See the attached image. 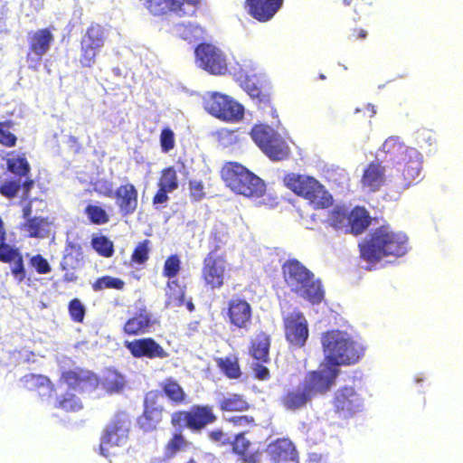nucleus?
<instances>
[{"instance_id": "1", "label": "nucleus", "mask_w": 463, "mask_h": 463, "mask_svg": "<svg viewBox=\"0 0 463 463\" xmlns=\"http://www.w3.org/2000/svg\"><path fill=\"white\" fill-rule=\"evenodd\" d=\"M407 235L390 226L383 225L373 230L369 236L359 243L360 257L375 264L388 257L400 258L405 255L409 249Z\"/></svg>"}, {"instance_id": "2", "label": "nucleus", "mask_w": 463, "mask_h": 463, "mask_svg": "<svg viewBox=\"0 0 463 463\" xmlns=\"http://www.w3.org/2000/svg\"><path fill=\"white\" fill-rule=\"evenodd\" d=\"M321 345L325 354V361L338 368L340 365L357 364L364 355L365 346L349 333L344 330L332 329L322 334Z\"/></svg>"}, {"instance_id": "3", "label": "nucleus", "mask_w": 463, "mask_h": 463, "mask_svg": "<svg viewBox=\"0 0 463 463\" xmlns=\"http://www.w3.org/2000/svg\"><path fill=\"white\" fill-rule=\"evenodd\" d=\"M281 272L286 286L298 297L312 305H318L324 300L322 281L298 260H287L281 266Z\"/></svg>"}, {"instance_id": "4", "label": "nucleus", "mask_w": 463, "mask_h": 463, "mask_svg": "<svg viewBox=\"0 0 463 463\" xmlns=\"http://www.w3.org/2000/svg\"><path fill=\"white\" fill-rule=\"evenodd\" d=\"M220 175L225 185L237 194L260 197L264 193L263 181L238 162H225L220 170Z\"/></svg>"}, {"instance_id": "5", "label": "nucleus", "mask_w": 463, "mask_h": 463, "mask_svg": "<svg viewBox=\"0 0 463 463\" xmlns=\"http://www.w3.org/2000/svg\"><path fill=\"white\" fill-rule=\"evenodd\" d=\"M283 184L295 194L307 200L314 209H326L333 204L332 195L312 176L288 173L283 176Z\"/></svg>"}, {"instance_id": "6", "label": "nucleus", "mask_w": 463, "mask_h": 463, "mask_svg": "<svg viewBox=\"0 0 463 463\" xmlns=\"http://www.w3.org/2000/svg\"><path fill=\"white\" fill-rule=\"evenodd\" d=\"M250 134L255 144L270 160L283 161L289 157V146L271 127L265 124H257L252 127Z\"/></svg>"}, {"instance_id": "7", "label": "nucleus", "mask_w": 463, "mask_h": 463, "mask_svg": "<svg viewBox=\"0 0 463 463\" xmlns=\"http://www.w3.org/2000/svg\"><path fill=\"white\" fill-rule=\"evenodd\" d=\"M108 37L103 25L91 23L80 40L79 63L82 68H91L103 49Z\"/></svg>"}, {"instance_id": "8", "label": "nucleus", "mask_w": 463, "mask_h": 463, "mask_svg": "<svg viewBox=\"0 0 463 463\" xmlns=\"http://www.w3.org/2000/svg\"><path fill=\"white\" fill-rule=\"evenodd\" d=\"M28 51L26 61L31 70L37 71L43 57L50 51L54 35L50 28L31 31L27 35Z\"/></svg>"}, {"instance_id": "9", "label": "nucleus", "mask_w": 463, "mask_h": 463, "mask_svg": "<svg viewBox=\"0 0 463 463\" xmlns=\"http://www.w3.org/2000/svg\"><path fill=\"white\" fill-rule=\"evenodd\" d=\"M339 368H333V365L326 362L318 370L310 371L307 373L304 388L313 398L322 395L330 391L339 374Z\"/></svg>"}, {"instance_id": "10", "label": "nucleus", "mask_w": 463, "mask_h": 463, "mask_svg": "<svg viewBox=\"0 0 463 463\" xmlns=\"http://www.w3.org/2000/svg\"><path fill=\"white\" fill-rule=\"evenodd\" d=\"M334 411L343 419H349L364 409V399L352 386L337 389L332 399Z\"/></svg>"}, {"instance_id": "11", "label": "nucleus", "mask_w": 463, "mask_h": 463, "mask_svg": "<svg viewBox=\"0 0 463 463\" xmlns=\"http://www.w3.org/2000/svg\"><path fill=\"white\" fill-rule=\"evenodd\" d=\"M204 109L213 116L224 120H239L243 117V107L227 95L211 92Z\"/></svg>"}, {"instance_id": "12", "label": "nucleus", "mask_w": 463, "mask_h": 463, "mask_svg": "<svg viewBox=\"0 0 463 463\" xmlns=\"http://www.w3.org/2000/svg\"><path fill=\"white\" fill-rule=\"evenodd\" d=\"M410 152L405 160L398 165H400L399 174L390 179L393 186L398 189H407L417 184L420 178L422 165L421 154L417 149Z\"/></svg>"}, {"instance_id": "13", "label": "nucleus", "mask_w": 463, "mask_h": 463, "mask_svg": "<svg viewBox=\"0 0 463 463\" xmlns=\"http://www.w3.org/2000/svg\"><path fill=\"white\" fill-rule=\"evenodd\" d=\"M129 432V420L122 413L117 414L105 429L100 439V453L107 457L108 449L126 444Z\"/></svg>"}, {"instance_id": "14", "label": "nucleus", "mask_w": 463, "mask_h": 463, "mask_svg": "<svg viewBox=\"0 0 463 463\" xmlns=\"http://www.w3.org/2000/svg\"><path fill=\"white\" fill-rule=\"evenodd\" d=\"M161 393L153 390L146 393L144 398L143 413L137 417V426L145 432H150L156 429L163 419L164 408L160 403Z\"/></svg>"}, {"instance_id": "15", "label": "nucleus", "mask_w": 463, "mask_h": 463, "mask_svg": "<svg viewBox=\"0 0 463 463\" xmlns=\"http://www.w3.org/2000/svg\"><path fill=\"white\" fill-rule=\"evenodd\" d=\"M285 337L288 343L294 348L305 346L309 335L308 324L299 311L289 313L283 318Z\"/></svg>"}, {"instance_id": "16", "label": "nucleus", "mask_w": 463, "mask_h": 463, "mask_svg": "<svg viewBox=\"0 0 463 463\" xmlns=\"http://www.w3.org/2000/svg\"><path fill=\"white\" fill-rule=\"evenodd\" d=\"M271 463H299L296 446L288 438H279L266 449Z\"/></svg>"}, {"instance_id": "17", "label": "nucleus", "mask_w": 463, "mask_h": 463, "mask_svg": "<svg viewBox=\"0 0 463 463\" xmlns=\"http://www.w3.org/2000/svg\"><path fill=\"white\" fill-rule=\"evenodd\" d=\"M125 346L136 358H165L167 354L165 349L151 337L126 341Z\"/></svg>"}, {"instance_id": "18", "label": "nucleus", "mask_w": 463, "mask_h": 463, "mask_svg": "<svg viewBox=\"0 0 463 463\" xmlns=\"http://www.w3.org/2000/svg\"><path fill=\"white\" fill-rule=\"evenodd\" d=\"M283 5V0H245L247 13L260 23L271 20Z\"/></svg>"}, {"instance_id": "19", "label": "nucleus", "mask_w": 463, "mask_h": 463, "mask_svg": "<svg viewBox=\"0 0 463 463\" xmlns=\"http://www.w3.org/2000/svg\"><path fill=\"white\" fill-rule=\"evenodd\" d=\"M158 189L152 198L154 205L162 204L169 200L168 194L178 188V177L174 166L164 168L157 182Z\"/></svg>"}, {"instance_id": "20", "label": "nucleus", "mask_w": 463, "mask_h": 463, "mask_svg": "<svg viewBox=\"0 0 463 463\" xmlns=\"http://www.w3.org/2000/svg\"><path fill=\"white\" fill-rule=\"evenodd\" d=\"M410 150H416V148L407 146L399 137H390L381 147V152L384 154L382 161L398 165L405 160L411 153Z\"/></svg>"}, {"instance_id": "21", "label": "nucleus", "mask_w": 463, "mask_h": 463, "mask_svg": "<svg viewBox=\"0 0 463 463\" xmlns=\"http://www.w3.org/2000/svg\"><path fill=\"white\" fill-rule=\"evenodd\" d=\"M171 425L181 430L188 428L192 430L203 429V405H194L190 411H177L171 415Z\"/></svg>"}, {"instance_id": "22", "label": "nucleus", "mask_w": 463, "mask_h": 463, "mask_svg": "<svg viewBox=\"0 0 463 463\" xmlns=\"http://www.w3.org/2000/svg\"><path fill=\"white\" fill-rule=\"evenodd\" d=\"M386 183L385 167L383 161H372L364 168L361 177L363 188L371 193L379 191Z\"/></svg>"}, {"instance_id": "23", "label": "nucleus", "mask_w": 463, "mask_h": 463, "mask_svg": "<svg viewBox=\"0 0 463 463\" xmlns=\"http://www.w3.org/2000/svg\"><path fill=\"white\" fill-rule=\"evenodd\" d=\"M114 197L122 215H130L136 212L138 204V193L133 184L127 183L119 185L114 193Z\"/></svg>"}, {"instance_id": "24", "label": "nucleus", "mask_w": 463, "mask_h": 463, "mask_svg": "<svg viewBox=\"0 0 463 463\" xmlns=\"http://www.w3.org/2000/svg\"><path fill=\"white\" fill-rule=\"evenodd\" d=\"M228 317L238 328H247L251 323L252 309L244 299L232 298L228 303Z\"/></svg>"}, {"instance_id": "25", "label": "nucleus", "mask_w": 463, "mask_h": 463, "mask_svg": "<svg viewBox=\"0 0 463 463\" xmlns=\"http://www.w3.org/2000/svg\"><path fill=\"white\" fill-rule=\"evenodd\" d=\"M204 70L214 75H223L228 71L226 55L217 46L204 43Z\"/></svg>"}, {"instance_id": "26", "label": "nucleus", "mask_w": 463, "mask_h": 463, "mask_svg": "<svg viewBox=\"0 0 463 463\" xmlns=\"http://www.w3.org/2000/svg\"><path fill=\"white\" fill-rule=\"evenodd\" d=\"M204 281L212 288H221L223 284L225 271V260L221 256H214L211 252L204 260Z\"/></svg>"}, {"instance_id": "27", "label": "nucleus", "mask_w": 463, "mask_h": 463, "mask_svg": "<svg viewBox=\"0 0 463 463\" xmlns=\"http://www.w3.org/2000/svg\"><path fill=\"white\" fill-rule=\"evenodd\" d=\"M22 178H9L5 179L0 183V194L7 199H14L22 190L23 200H28L31 190L34 186V180L30 178L29 175Z\"/></svg>"}, {"instance_id": "28", "label": "nucleus", "mask_w": 463, "mask_h": 463, "mask_svg": "<svg viewBox=\"0 0 463 463\" xmlns=\"http://www.w3.org/2000/svg\"><path fill=\"white\" fill-rule=\"evenodd\" d=\"M153 324L152 314L146 307H143L125 322L123 332L128 335H143L149 331Z\"/></svg>"}, {"instance_id": "29", "label": "nucleus", "mask_w": 463, "mask_h": 463, "mask_svg": "<svg viewBox=\"0 0 463 463\" xmlns=\"http://www.w3.org/2000/svg\"><path fill=\"white\" fill-rule=\"evenodd\" d=\"M61 380L72 389H84L94 386L97 383L96 375L81 368H75L62 372Z\"/></svg>"}, {"instance_id": "30", "label": "nucleus", "mask_w": 463, "mask_h": 463, "mask_svg": "<svg viewBox=\"0 0 463 463\" xmlns=\"http://www.w3.org/2000/svg\"><path fill=\"white\" fill-rule=\"evenodd\" d=\"M232 445L234 453L239 455L244 462L259 463L260 461L262 450L252 449V443L245 437V431L235 435Z\"/></svg>"}, {"instance_id": "31", "label": "nucleus", "mask_w": 463, "mask_h": 463, "mask_svg": "<svg viewBox=\"0 0 463 463\" xmlns=\"http://www.w3.org/2000/svg\"><path fill=\"white\" fill-rule=\"evenodd\" d=\"M51 222L48 217L33 216L24 221L19 226V230L24 232L28 238L45 239L48 238L51 232Z\"/></svg>"}, {"instance_id": "32", "label": "nucleus", "mask_w": 463, "mask_h": 463, "mask_svg": "<svg viewBox=\"0 0 463 463\" xmlns=\"http://www.w3.org/2000/svg\"><path fill=\"white\" fill-rule=\"evenodd\" d=\"M270 336L265 332H259L250 340L249 354L258 362L269 361Z\"/></svg>"}, {"instance_id": "33", "label": "nucleus", "mask_w": 463, "mask_h": 463, "mask_svg": "<svg viewBox=\"0 0 463 463\" xmlns=\"http://www.w3.org/2000/svg\"><path fill=\"white\" fill-rule=\"evenodd\" d=\"M161 395L164 394L174 405L189 402L184 388L173 377H167L159 383Z\"/></svg>"}, {"instance_id": "34", "label": "nucleus", "mask_w": 463, "mask_h": 463, "mask_svg": "<svg viewBox=\"0 0 463 463\" xmlns=\"http://www.w3.org/2000/svg\"><path fill=\"white\" fill-rule=\"evenodd\" d=\"M312 397L307 391L303 389L289 390L280 398L282 406L288 411H298L304 408Z\"/></svg>"}, {"instance_id": "35", "label": "nucleus", "mask_w": 463, "mask_h": 463, "mask_svg": "<svg viewBox=\"0 0 463 463\" xmlns=\"http://www.w3.org/2000/svg\"><path fill=\"white\" fill-rule=\"evenodd\" d=\"M371 223V217L364 207L356 206L349 212L347 232L359 235L363 233Z\"/></svg>"}, {"instance_id": "36", "label": "nucleus", "mask_w": 463, "mask_h": 463, "mask_svg": "<svg viewBox=\"0 0 463 463\" xmlns=\"http://www.w3.org/2000/svg\"><path fill=\"white\" fill-rule=\"evenodd\" d=\"M184 287L177 279H171L166 283L165 288V307H181L184 302Z\"/></svg>"}, {"instance_id": "37", "label": "nucleus", "mask_w": 463, "mask_h": 463, "mask_svg": "<svg viewBox=\"0 0 463 463\" xmlns=\"http://www.w3.org/2000/svg\"><path fill=\"white\" fill-rule=\"evenodd\" d=\"M6 169L15 176L14 178H23L29 175L31 165L25 154L21 153L6 159Z\"/></svg>"}, {"instance_id": "38", "label": "nucleus", "mask_w": 463, "mask_h": 463, "mask_svg": "<svg viewBox=\"0 0 463 463\" xmlns=\"http://www.w3.org/2000/svg\"><path fill=\"white\" fill-rule=\"evenodd\" d=\"M217 366L230 379H239L241 375V370L239 364V358L235 354L225 357L216 358Z\"/></svg>"}, {"instance_id": "39", "label": "nucleus", "mask_w": 463, "mask_h": 463, "mask_svg": "<svg viewBox=\"0 0 463 463\" xmlns=\"http://www.w3.org/2000/svg\"><path fill=\"white\" fill-rule=\"evenodd\" d=\"M188 445L189 441L181 432L174 433L164 447V459L169 460L175 458L177 453L185 450Z\"/></svg>"}, {"instance_id": "40", "label": "nucleus", "mask_w": 463, "mask_h": 463, "mask_svg": "<svg viewBox=\"0 0 463 463\" xmlns=\"http://www.w3.org/2000/svg\"><path fill=\"white\" fill-rule=\"evenodd\" d=\"M219 406L223 411H246L250 408L245 397L238 393H232L224 397Z\"/></svg>"}, {"instance_id": "41", "label": "nucleus", "mask_w": 463, "mask_h": 463, "mask_svg": "<svg viewBox=\"0 0 463 463\" xmlns=\"http://www.w3.org/2000/svg\"><path fill=\"white\" fill-rule=\"evenodd\" d=\"M243 89L246 92L256 100L260 109H265L270 106V96L266 91L259 87L252 80L246 79L244 81Z\"/></svg>"}, {"instance_id": "42", "label": "nucleus", "mask_w": 463, "mask_h": 463, "mask_svg": "<svg viewBox=\"0 0 463 463\" xmlns=\"http://www.w3.org/2000/svg\"><path fill=\"white\" fill-rule=\"evenodd\" d=\"M80 246L70 244L69 248L66 249V251L61 260V269L63 271H70L71 269H76L77 268H79L80 265V260L78 258V256L80 255Z\"/></svg>"}, {"instance_id": "43", "label": "nucleus", "mask_w": 463, "mask_h": 463, "mask_svg": "<svg viewBox=\"0 0 463 463\" xmlns=\"http://www.w3.org/2000/svg\"><path fill=\"white\" fill-rule=\"evenodd\" d=\"M102 388L108 393H117L121 392L125 386L124 377L116 371H109L101 382Z\"/></svg>"}, {"instance_id": "44", "label": "nucleus", "mask_w": 463, "mask_h": 463, "mask_svg": "<svg viewBox=\"0 0 463 463\" xmlns=\"http://www.w3.org/2000/svg\"><path fill=\"white\" fill-rule=\"evenodd\" d=\"M349 212L346 209L336 207L328 213L326 222L335 230L345 229L347 232Z\"/></svg>"}, {"instance_id": "45", "label": "nucleus", "mask_w": 463, "mask_h": 463, "mask_svg": "<svg viewBox=\"0 0 463 463\" xmlns=\"http://www.w3.org/2000/svg\"><path fill=\"white\" fill-rule=\"evenodd\" d=\"M125 287V282L119 278H115L109 275L98 278L92 284L91 288L93 291L98 292L107 288L122 290Z\"/></svg>"}, {"instance_id": "46", "label": "nucleus", "mask_w": 463, "mask_h": 463, "mask_svg": "<svg viewBox=\"0 0 463 463\" xmlns=\"http://www.w3.org/2000/svg\"><path fill=\"white\" fill-rule=\"evenodd\" d=\"M91 246L99 256L104 258L112 257L115 251L113 241L105 235L94 236L91 239Z\"/></svg>"}, {"instance_id": "47", "label": "nucleus", "mask_w": 463, "mask_h": 463, "mask_svg": "<svg viewBox=\"0 0 463 463\" xmlns=\"http://www.w3.org/2000/svg\"><path fill=\"white\" fill-rule=\"evenodd\" d=\"M14 122L12 119L0 121V145L5 147H14L17 143V137L11 131Z\"/></svg>"}, {"instance_id": "48", "label": "nucleus", "mask_w": 463, "mask_h": 463, "mask_svg": "<svg viewBox=\"0 0 463 463\" xmlns=\"http://www.w3.org/2000/svg\"><path fill=\"white\" fill-rule=\"evenodd\" d=\"M56 407L65 411H78L82 409L80 400L73 393L67 392L57 398Z\"/></svg>"}, {"instance_id": "49", "label": "nucleus", "mask_w": 463, "mask_h": 463, "mask_svg": "<svg viewBox=\"0 0 463 463\" xmlns=\"http://www.w3.org/2000/svg\"><path fill=\"white\" fill-rule=\"evenodd\" d=\"M84 213L90 222L96 225L106 224L109 221L107 212L100 206L89 204L86 206Z\"/></svg>"}, {"instance_id": "50", "label": "nucleus", "mask_w": 463, "mask_h": 463, "mask_svg": "<svg viewBox=\"0 0 463 463\" xmlns=\"http://www.w3.org/2000/svg\"><path fill=\"white\" fill-rule=\"evenodd\" d=\"M150 241L146 239L140 241L134 249L130 261L133 264L143 265L149 259Z\"/></svg>"}, {"instance_id": "51", "label": "nucleus", "mask_w": 463, "mask_h": 463, "mask_svg": "<svg viewBox=\"0 0 463 463\" xmlns=\"http://www.w3.org/2000/svg\"><path fill=\"white\" fill-rule=\"evenodd\" d=\"M22 382L28 390H36L42 387H49L50 380L43 375L29 373L22 378Z\"/></svg>"}, {"instance_id": "52", "label": "nucleus", "mask_w": 463, "mask_h": 463, "mask_svg": "<svg viewBox=\"0 0 463 463\" xmlns=\"http://www.w3.org/2000/svg\"><path fill=\"white\" fill-rule=\"evenodd\" d=\"M181 269V262L177 255L169 256L164 264L163 275L168 279L175 277Z\"/></svg>"}, {"instance_id": "53", "label": "nucleus", "mask_w": 463, "mask_h": 463, "mask_svg": "<svg viewBox=\"0 0 463 463\" xmlns=\"http://www.w3.org/2000/svg\"><path fill=\"white\" fill-rule=\"evenodd\" d=\"M21 255L22 253L17 248H13L4 241L0 243V261L11 264Z\"/></svg>"}, {"instance_id": "54", "label": "nucleus", "mask_w": 463, "mask_h": 463, "mask_svg": "<svg viewBox=\"0 0 463 463\" xmlns=\"http://www.w3.org/2000/svg\"><path fill=\"white\" fill-rule=\"evenodd\" d=\"M68 309L70 317L74 322L80 323L83 321L85 317V307L79 298H73L71 300Z\"/></svg>"}, {"instance_id": "55", "label": "nucleus", "mask_w": 463, "mask_h": 463, "mask_svg": "<svg viewBox=\"0 0 463 463\" xmlns=\"http://www.w3.org/2000/svg\"><path fill=\"white\" fill-rule=\"evenodd\" d=\"M29 264L41 275L48 274L52 270L48 260L41 254L32 256L29 259Z\"/></svg>"}, {"instance_id": "56", "label": "nucleus", "mask_w": 463, "mask_h": 463, "mask_svg": "<svg viewBox=\"0 0 463 463\" xmlns=\"http://www.w3.org/2000/svg\"><path fill=\"white\" fill-rule=\"evenodd\" d=\"M159 139L161 149L164 153H168L175 147V134L170 128H164L161 130Z\"/></svg>"}, {"instance_id": "57", "label": "nucleus", "mask_w": 463, "mask_h": 463, "mask_svg": "<svg viewBox=\"0 0 463 463\" xmlns=\"http://www.w3.org/2000/svg\"><path fill=\"white\" fill-rule=\"evenodd\" d=\"M209 440L215 446L221 447L230 443V439L222 430H215L208 433Z\"/></svg>"}, {"instance_id": "58", "label": "nucleus", "mask_w": 463, "mask_h": 463, "mask_svg": "<svg viewBox=\"0 0 463 463\" xmlns=\"http://www.w3.org/2000/svg\"><path fill=\"white\" fill-rule=\"evenodd\" d=\"M202 30L200 26H194L193 24H187L184 26L183 31V38L189 43H193L200 39Z\"/></svg>"}, {"instance_id": "59", "label": "nucleus", "mask_w": 463, "mask_h": 463, "mask_svg": "<svg viewBox=\"0 0 463 463\" xmlns=\"http://www.w3.org/2000/svg\"><path fill=\"white\" fill-rule=\"evenodd\" d=\"M13 266L11 267L12 274L18 279L19 281H23L26 277V271L24 264L23 255L17 258L14 261L12 262Z\"/></svg>"}, {"instance_id": "60", "label": "nucleus", "mask_w": 463, "mask_h": 463, "mask_svg": "<svg viewBox=\"0 0 463 463\" xmlns=\"http://www.w3.org/2000/svg\"><path fill=\"white\" fill-rule=\"evenodd\" d=\"M229 421L234 427H252L256 425L255 419L249 415L232 416L229 419Z\"/></svg>"}, {"instance_id": "61", "label": "nucleus", "mask_w": 463, "mask_h": 463, "mask_svg": "<svg viewBox=\"0 0 463 463\" xmlns=\"http://www.w3.org/2000/svg\"><path fill=\"white\" fill-rule=\"evenodd\" d=\"M263 364L258 362L252 367L253 376L259 381H268L270 378V372Z\"/></svg>"}, {"instance_id": "62", "label": "nucleus", "mask_w": 463, "mask_h": 463, "mask_svg": "<svg viewBox=\"0 0 463 463\" xmlns=\"http://www.w3.org/2000/svg\"><path fill=\"white\" fill-rule=\"evenodd\" d=\"M190 196L194 201H199L203 196V184L201 182H190Z\"/></svg>"}, {"instance_id": "63", "label": "nucleus", "mask_w": 463, "mask_h": 463, "mask_svg": "<svg viewBox=\"0 0 463 463\" xmlns=\"http://www.w3.org/2000/svg\"><path fill=\"white\" fill-rule=\"evenodd\" d=\"M367 35H368V32L365 29L354 27L350 30L348 38H349V40L354 41V42L364 41L366 39Z\"/></svg>"}, {"instance_id": "64", "label": "nucleus", "mask_w": 463, "mask_h": 463, "mask_svg": "<svg viewBox=\"0 0 463 463\" xmlns=\"http://www.w3.org/2000/svg\"><path fill=\"white\" fill-rule=\"evenodd\" d=\"M100 189L99 192L105 196L111 197L112 196V183L109 180H103L100 182Z\"/></svg>"}]
</instances>
